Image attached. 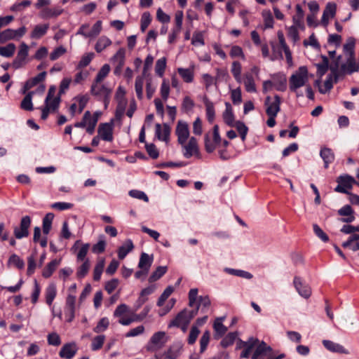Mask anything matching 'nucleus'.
Returning <instances> with one entry per match:
<instances>
[{
	"label": "nucleus",
	"mask_w": 359,
	"mask_h": 359,
	"mask_svg": "<svg viewBox=\"0 0 359 359\" xmlns=\"http://www.w3.org/2000/svg\"><path fill=\"white\" fill-rule=\"evenodd\" d=\"M309 80V72L306 67H299L290 77L289 84L290 90L296 92L298 88L306 86Z\"/></svg>",
	"instance_id": "f257e3e1"
},
{
	"label": "nucleus",
	"mask_w": 359,
	"mask_h": 359,
	"mask_svg": "<svg viewBox=\"0 0 359 359\" xmlns=\"http://www.w3.org/2000/svg\"><path fill=\"white\" fill-rule=\"evenodd\" d=\"M166 341L165 333L164 332H157L151 336L146 348L150 352L157 351L164 346Z\"/></svg>",
	"instance_id": "f03ea898"
},
{
	"label": "nucleus",
	"mask_w": 359,
	"mask_h": 359,
	"mask_svg": "<svg viewBox=\"0 0 359 359\" xmlns=\"http://www.w3.org/2000/svg\"><path fill=\"white\" fill-rule=\"evenodd\" d=\"M337 182L338 185L335 187L334 191L339 193L349 194L348 189H352L353 185L356 184L355 179L348 175L339 176Z\"/></svg>",
	"instance_id": "7ed1b4c3"
},
{
	"label": "nucleus",
	"mask_w": 359,
	"mask_h": 359,
	"mask_svg": "<svg viewBox=\"0 0 359 359\" xmlns=\"http://www.w3.org/2000/svg\"><path fill=\"white\" fill-rule=\"evenodd\" d=\"M31 225V218L29 216H24L20 220V226H15L13 229V233L17 239L27 237L29 236V228Z\"/></svg>",
	"instance_id": "20e7f679"
},
{
	"label": "nucleus",
	"mask_w": 359,
	"mask_h": 359,
	"mask_svg": "<svg viewBox=\"0 0 359 359\" xmlns=\"http://www.w3.org/2000/svg\"><path fill=\"white\" fill-rule=\"evenodd\" d=\"M259 344V339L254 337H250L246 341L240 340L237 348H243L241 353V358H248L250 357L253 348Z\"/></svg>",
	"instance_id": "39448f33"
},
{
	"label": "nucleus",
	"mask_w": 359,
	"mask_h": 359,
	"mask_svg": "<svg viewBox=\"0 0 359 359\" xmlns=\"http://www.w3.org/2000/svg\"><path fill=\"white\" fill-rule=\"evenodd\" d=\"M28 52V46L25 43L22 42L20 44L18 54L13 62V66L14 68H20L26 64Z\"/></svg>",
	"instance_id": "423d86ee"
},
{
	"label": "nucleus",
	"mask_w": 359,
	"mask_h": 359,
	"mask_svg": "<svg viewBox=\"0 0 359 359\" xmlns=\"http://www.w3.org/2000/svg\"><path fill=\"white\" fill-rule=\"evenodd\" d=\"M358 69L359 65L356 62L353 54L347 55L346 62L341 65V72L342 76L346 74H351L353 72H358Z\"/></svg>",
	"instance_id": "0eeeda50"
},
{
	"label": "nucleus",
	"mask_w": 359,
	"mask_h": 359,
	"mask_svg": "<svg viewBox=\"0 0 359 359\" xmlns=\"http://www.w3.org/2000/svg\"><path fill=\"white\" fill-rule=\"evenodd\" d=\"M75 307H76V296L73 294H68L66 299L65 313L67 317V321L71 323L73 321L75 316Z\"/></svg>",
	"instance_id": "6e6552de"
},
{
	"label": "nucleus",
	"mask_w": 359,
	"mask_h": 359,
	"mask_svg": "<svg viewBox=\"0 0 359 359\" xmlns=\"http://www.w3.org/2000/svg\"><path fill=\"white\" fill-rule=\"evenodd\" d=\"M339 77L336 75H332L330 73L327 79L325 81L323 85H321L320 79H318L315 81V85L318 87L319 92L322 94L328 93L333 87V83H337Z\"/></svg>",
	"instance_id": "1a4fd4ad"
},
{
	"label": "nucleus",
	"mask_w": 359,
	"mask_h": 359,
	"mask_svg": "<svg viewBox=\"0 0 359 359\" xmlns=\"http://www.w3.org/2000/svg\"><path fill=\"white\" fill-rule=\"evenodd\" d=\"M178 142L183 145L189 136V126L186 122L179 121L175 130Z\"/></svg>",
	"instance_id": "9d476101"
},
{
	"label": "nucleus",
	"mask_w": 359,
	"mask_h": 359,
	"mask_svg": "<svg viewBox=\"0 0 359 359\" xmlns=\"http://www.w3.org/2000/svg\"><path fill=\"white\" fill-rule=\"evenodd\" d=\"M90 93L92 95L102 97L106 100L111 93V90L105 85L102 84V82L94 81L91 86Z\"/></svg>",
	"instance_id": "9b49d317"
},
{
	"label": "nucleus",
	"mask_w": 359,
	"mask_h": 359,
	"mask_svg": "<svg viewBox=\"0 0 359 359\" xmlns=\"http://www.w3.org/2000/svg\"><path fill=\"white\" fill-rule=\"evenodd\" d=\"M280 97L279 95L274 96V101L271 102V97L267 96L265 100V105L266 106V112L267 115L276 116L280 111Z\"/></svg>",
	"instance_id": "f8f14e48"
},
{
	"label": "nucleus",
	"mask_w": 359,
	"mask_h": 359,
	"mask_svg": "<svg viewBox=\"0 0 359 359\" xmlns=\"http://www.w3.org/2000/svg\"><path fill=\"white\" fill-rule=\"evenodd\" d=\"M99 136L104 141L113 140V124L111 123H101L97 130Z\"/></svg>",
	"instance_id": "ddd939ff"
},
{
	"label": "nucleus",
	"mask_w": 359,
	"mask_h": 359,
	"mask_svg": "<svg viewBox=\"0 0 359 359\" xmlns=\"http://www.w3.org/2000/svg\"><path fill=\"white\" fill-rule=\"evenodd\" d=\"M190 320L187 314V309L181 311L169 323L168 327H175L185 323H189Z\"/></svg>",
	"instance_id": "4468645a"
},
{
	"label": "nucleus",
	"mask_w": 359,
	"mask_h": 359,
	"mask_svg": "<svg viewBox=\"0 0 359 359\" xmlns=\"http://www.w3.org/2000/svg\"><path fill=\"white\" fill-rule=\"evenodd\" d=\"M294 285L298 292V293L303 297L304 298H309L311 296V288L306 285H304L300 278L294 277Z\"/></svg>",
	"instance_id": "2eb2a0df"
},
{
	"label": "nucleus",
	"mask_w": 359,
	"mask_h": 359,
	"mask_svg": "<svg viewBox=\"0 0 359 359\" xmlns=\"http://www.w3.org/2000/svg\"><path fill=\"white\" fill-rule=\"evenodd\" d=\"M76 351L77 348L74 343L66 344L60 349L59 355L61 358L71 359L75 355Z\"/></svg>",
	"instance_id": "dca6fc26"
},
{
	"label": "nucleus",
	"mask_w": 359,
	"mask_h": 359,
	"mask_svg": "<svg viewBox=\"0 0 359 359\" xmlns=\"http://www.w3.org/2000/svg\"><path fill=\"white\" fill-rule=\"evenodd\" d=\"M182 146L184 149V156L187 158L191 157L198 151L197 141L194 137H191L188 144H184Z\"/></svg>",
	"instance_id": "f3484780"
},
{
	"label": "nucleus",
	"mask_w": 359,
	"mask_h": 359,
	"mask_svg": "<svg viewBox=\"0 0 359 359\" xmlns=\"http://www.w3.org/2000/svg\"><path fill=\"white\" fill-rule=\"evenodd\" d=\"M271 351V348L264 341L259 340V344L255 346V352L252 355V359H261L267 352Z\"/></svg>",
	"instance_id": "a211bd4d"
},
{
	"label": "nucleus",
	"mask_w": 359,
	"mask_h": 359,
	"mask_svg": "<svg viewBox=\"0 0 359 359\" xmlns=\"http://www.w3.org/2000/svg\"><path fill=\"white\" fill-rule=\"evenodd\" d=\"M323 346L329 351L334 353H344V354H349L350 352L348 350L345 348L342 345L333 342L330 340H323Z\"/></svg>",
	"instance_id": "6ab92c4d"
},
{
	"label": "nucleus",
	"mask_w": 359,
	"mask_h": 359,
	"mask_svg": "<svg viewBox=\"0 0 359 359\" xmlns=\"http://www.w3.org/2000/svg\"><path fill=\"white\" fill-rule=\"evenodd\" d=\"M46 76V72H41L40 74H39L38 75H36V76H34V78L27 81L26 83H25V86H24L22 90V93L25 94L27 90H29V89H31L32 88H33L34 86L37 85L41 81H43L45 79Z\"/></svg>",
	"instance_id": "aec40b11"
},
{
	"label": "nucleus",
	"mask_w": 359,
	"mask_h": 359,
	"mask_svg": "<svg viewBox=\"0 0 359 359\" xmlns=\"http://www.w3.org/2000/svg\"><path fill=\"white\" fill-rule=\"evenodd\" d=\"M125 53L126 51L123 48H120L111 59V62L116 65L115 73L121 71L124 65Z\"/></svg>",
	"instance_id": "412c9836"
},
{
	"label": "nucleus",
	"mask_w": 359,
	"mask_h": 359,
	"mask_svg": "<svg viewBox=\"0 0 359 359\" xmlns=\"http://www.w3.org/2000/svg\"><path fill=\"white\" fill-rule=\"evenodd\" d=\"M274 88L279 91H284L287 86V79L284 74H276L271 76Z\"/></svg>",
	"instance_id": "4be33fe9"
},
{
	"label": "nucleus",
	"mask_w": 359,
	"mask_h": 359,
	"mask_svg": "<svg viewBox=\"0 0 359 359\" xmlns=\"http://www.w3.org/2000/svg\"><path fill=\"white\" fill-rule=\"evenodd\" d=\"M182 346L180 343L173 344L170 346L167 351H165L163 356L165 359H177L180 355Z\"/></svg>",
	"instance_id": "5701e85b"
},
{
	"label": "nucleus",
	"mask_w": 359,
	"mask_h": 359,
	"mask_svg": "<svg viewBox=\"0 0 359 359\" xmlns=\"http://www.w3.org/2000/svg\"><path fill=\"white\" fill-rule=\"evenodd\" d=\"M225 110L223 112L222 117L226 124L233 127L234 126V115L233 113V109L230 103H225Z\"/></svg>",
	"instance_id": "b1692460"
},
{
	"label": "nucleus",
	"mask_w": 359,
	"mask_h": 359,
	"mask_svg": "<svg viewBox=\"0 0 359 359\" xmlns=\"http://www.w3.org/2000/svg\"><path fill=\"white\" fill-rule=\"evenodd\" d=\"M170 133V129L167 124H163V130L161 124H156V135L159 140L168 142Z\"/></svg>",
	"instance_id": "393cba45"
},
{
	"label": "nucleus",
	"mask_w": 359,
	"mask_h": 359,
	"mask_svg": "<svg viewBox=\"0 0 359 359\" xmlns=\"http://www.w3.org/2000/svg\"><path fill=\"white\" fill-rule=\"evenodd\" d=\"M63 9L60 7L56 8H43L40 13V16L42 18H56L61 15Z\"/></svg>",
	"instance_id": "a878e982"
},
{
	"label": "nucleus",
	"mask_w": 359,
	"mask_h": 359,
	"mask_svg": "<svg viewBox=\"0 0 359 359\" xmlns=\"http://www.w3.org/2000/svg\"><path fill=\"white\" fill-rule=\"evenodd\" d=\"M320 155L324 161L325 168H327L329 164L332 163L334 160V152L330 148H322L320 152Z\"/></svg>",
	"instance_id": "bb28decb"
},
{
	"label": "nucleus",
	"mask_w": 359,
	"mask_h": 359,
	"mask_svg": "<svg viewBox=\"0 0 359 359\" xmlns=\"http://www.w3.org/2000/svg\"><path fill=\"white\" fill-rule=\"evenodd\" d=\"M61 259H55L49 262L42 271V276L48 278L50 277L53 273L55 271L57 267L60 265Z\"/></svg>",
	"instance_id": "cd10ccee"
},
{
	"label": "nucleus",
	"mask_w": 359,
	"mask_h": 359,
	"mask_svg": "<svg viewBox=\"0 0 359 359\" xmlns=\"http://www.w3.org/2000/svg\"><path fill=\"white\" fill-rule=\"evenodd\" d=\"M153 262V256L149 255L145 252H142L140 257L138 263L139 269H144L149 271L150 267Z\"/></svg>",
	"instance_id": "c85d7f7f"
},
{
	"label": "nucleus",
	"mask_w": 359,
	"mask_h": 359,
	"mask_svg": "<svg viewBox=\"0 0 359 359\" xmlns=\"http://www.w3.org/2000/svg\"><path fill=\"white\" fill-rule=\"evenodd\" d=\"M48 28V24L36 25L30 34V37L32 39H40L46 34Z\"/></svg>",
	"instance_id": "c756f323"
},
{
	"label": "nucleus",
	"mask_w": 359,
	"mask_h": 359,
	"mask_svg": "<svg viewBox=\"0 0 359 359\" xmlns=\"http://www.w3.org/2000/svg\"><path fill=\"white\" fill-rule=\"evenodd\" d=\"M134 248L133 243L131 240H127L118 250V257L120 259L126 257L127 254L133 250Z\"/></svg>",
	"instance_id": "7c9ffc66"
},
{
	"label": "nucleus",
	"mask_w": 359,
	"mask_h": 359,
	"mask_svg": "<svg viewBox=\"0 0 359 359\" xmlns=\"http://www.w3.org/2000/svg\"><path fill=\"white\" fill-rule=\"evenodd\" d=\"M203 102L205 106L207 118L209 122L212 123L215 116L214 104L207 97L203 98Z\"/></svg>",
	"instance_id": "2f4dec72"
},
{
	"label": "nucleus",
	"mask_w": 359,
	"mask_h": 359,
	"mask_svg": "<svg viewBox=\"0 0 359 359\" xmlns=\"http://www.w3.org/2000/svg\"><path fill=\"white\" fill-rule=\"evenodd\" d=\"M57 289L54 283H50L46 289V302L50 306L56 296Z\"/></svg>",
	"instance_id": "473e14b6"
},
{
	"label": "nucleus",
	"mask_w": 359,
	"mask_h": 359,
	"mask_svg": "<svg viewBox=\"0 0 359 359\" xmlns=\"http://www.w3.org/2000/svg\"><path fill=\"white\" fill-rule=\"evenodd\" d=\"M111 44V41L106 36L100 37L95 44V49L97 53H101Z\"/></svg>",
	"instance_id": "72a5a7b5"
},
{
	"label": "nucleus",
	"mask_w": 359,
	"mask_h": 359,
	"mask_svg": "<svg viewBox=\"0 0 359 359\" xmlns=\"http://www.w3.org/2000/svg\"><path fill=\"white\" fill-rule=\"evenodd\" d=\"M341 55L334 58L331 65H330V70L331 72L330 73H332V75H336L339 77L342 76L341 72Z\"/></svg>",
	"instance_id": "f704fd0d"
},
{
	"label": "nucleus",
	"mask_w": 359,
	"mask_h": 359,
	"mask_svg": "<svg viewBox=\"0 0 359 359\" xmlns=\"http://www.w3.org/2000/svg\"><path fill=\"white\" fill-rule=\"evenodd\" d=\"M54 218V215L51 212L47 213L46 216L43 219V233L45 235L49 233L51 226L52 222Z\"/></svg>",
	"instance_id": "c9c22d12"
},
{
	"label": "nucleus",
	"mask_w": 359,
	"mask_h": 359,
	"mask_svg": "<svg viewBox=\"0 0 359 359\" xmlns=\"http://www.w3.org/2000/svg\"><path fill=\"white\" fill-rule=\"evenodd\" d=\"M34 94V91L29 92L20 104V107L26 111H32L33 110V104H32V95Z\"/></svg>",
	"instance_id": "e433bc0d"
},
{
	"label": "nucleus",
	"mask_w": 359,
	"mask_h": 359,
	"mask_svg": "<svg viewBox=\"0 0 359 359\" xmlns=\"http://www.w3.org/2000/svg\"><path fill=\"white\" fill-rule=\"evenodd\" d=\"M323 61L320 64H317V75L321 78L330 69L329 60L326 56H322Z\"/></svg>",
	"instance_id": "4c0bfd02"
},
{
	"label": "nucleus",
	"mask_w": 359,
	"mask_h": 359,
	"mask_svg": "<svg viewBox=\"0 0 359 359\" xmlns=\"http://www.w3.org/2000/svg\"><path fill=\"white\" fill-rule=\"evenodd\" d=\"M15 48V45L12 43L5 46H0V55L5 57H11L13 55Z\"/></svg>",
	"instance_id": "58836bf2"
},
{
	"label": "nucleus",
	"mask_w": 359,
	"mask_h": 359,
	"mask_svg": "<svg viewBox=\"0 0 359 359\" xmlns=\"http://www.w3.org/2000/svg\"><path fill=\"white\" fill-rule=\"evenodd\" d=\"M125 91L119 87L116 93V98L118 100V105L116 109L125 111L127 105V100L124 97Z\"/></svg>",
	"instance_id": "ea45409f"
},
{
	"label": "nucleus",
	"mask_w": 359,
	"mask_h": 359,
	"mask_svg": "<svg viewBox=\"0 0 359 359\" xmlns=\"http://www.w3.org/2000/svg\"><path fill=\"white\" fill-rule=\"evenodd\" d=\"M243 82H244V85L245 87V90L248 92H250V93L256 92L257 90H256V87H255V81L251 74H245L244 76Z\"/></svg>",
	"instance_id": "a19ab883"
},
{
	"label": "nucleus",
	"mask_w": 359,
	"mask_h": 359,
	"mask_svg": "<svg viewBox=\"0 0 359 359\" xmlns=\"http://www.w3.org/2000/svg\"><path fill=\"white\" fill-rule=\"evenodd\" d=\"M167 266H158L149 278V282L153 283L161 278L167 271Z\"/></svg>",
	"instance_id": "79ce46f5"
},
{
	"label": "nucleus",
	"mask_w": 359,
	"mask_h": 359,
	"mask_svg": "<svg viewBox=\"0 0 359 359\" xmlns=\"http://www.w3.org/2000/svg\"><path fill=\"white\" fill-rule=\"evenodd\" d=\"M166 62L167 60L165 57H161L158 59L156 62L155 65V72L156 74L159 76L160 77H162L163 76L165 67H166Z\"/></svg>",
	"instance_id": "37998d69"
},
{
	"label": "nucleus",
	"mask_w": 359,
	"mask_h": 359,
	"mask_svg": "<svg viewBox=\"0 0 359 359\" xmlns=\"http://www.w3.org/2000/svg\"><path fill=\"white\" fill-rule=\"evenodd\" d=\"M178 73L187 83H191L194 79V72L190 69L178 68Z\"/></svg>",
	"instance_id": "c03bdc74"
},
{
	"label": "nucleus",
	"mask_w": 359,
	"mask_h": 359,
	"mask_svg": "<svg viewBox=\"0 0 359 359\" xmlns=\"http://www.w3.org/2000/svg\"><path fill=\"white\" fill-rule=\"evenodd\" d=\"M144 76H137L135 79V88L138 99H142L143 97V85H144Z\"/></svg>",
	"instance_id": "a18cd8bd"
},
{
	"label": "nucleus",
	"mask_w": 359,
	"mask_h": 359,
	"mask_svg": "<svg viewBox=\"0 0 359 359\" xmlns=\"http://www.w3.org/2000/svg\"><path fill=\"white\" fill-rule=\"evenodd\" d=\"M223 318H217L214 323V330L218 337H222L227 330V328L222 324Z\"/></svg>",
	"instance_id": "49530a36"
},
{
	"label": "nucleus",
	"mask_w": 359,
	"mask_h": 359,
	"mask_svg": "<svg viewBox=\"0 0 359 359\" xmlns=\"http://www.w3.org/2000/svg\"><path fill=\"white\" fill-rule=\"evenodd\" d=\"M110 66L107 64L104 65L98 72L95 81L102 82L110 72Z\"/></svg>",
	"instance_id": "de8ad7c7"
},
{
	"label": "nucleus",
	"mask_w": 359,
	"mask_h": 359,
	"mask_svg": "<svg viewBox=\"0 0 359 359\" xmlns=\"http://www.w3.org/2000/svg\"><path fill=\"white\" fill-rule=\"evenodd\" d=\"M104 267V260H100L95 266L93 271V279L95 281H98L100 279Z\"/></svg>",
	"instance_id": "09e8293b"
},
{
	"label": "nucleus",
	"mask_w": 359,
	"mask_h": 359,
	"mask_svg": "<svg viewBox=\"0 0 359 359\" xmlns=\"http://www.w3.org/2000/svg\"><path fill=\"white\" fill-rule=\"evenodd\" d=\"M231 72L235 79L238 82H241V65L238 61H234L232 63Z\"/></svg>",
	"instance_id": "8fccbe9b"
},
{
	"label": "nucleus",
	"mask_w": 359,
	"mask_h": 359,
	"mask_svg": "<svg viewBox=\"0 0 359 359\" xmlns=\"http://www.w3.org/2000/svg\"><path fill=\"white\" fill-rule=\"evenodd\" d=\"M60 102V98L59 96H57L56 97L52 98L50 100H46L45 107L48 108L50 111H54L58 108Z\"/></svg>",
	"instance_id": "3c124183"
},
{
	"label": "nucleus",
	"mask_w": 359,
	"mask_h": 359,
	"mask_svg": "<svg viewBox=\"0 0 359 359\" xmlns=\"http://www.w3.org/2000/svg\"><path fill=\"white\" fill-rule=\"evenodd\" d=\"M105 337L104 335H98L94 337L91 344V348L93 351L100 349L104 342Z\"/></svg>",
	"instance_id": "603ef678"
},
{
	"label": "nucleus",
	"mask_w": 359,
	"mask_h": 359,
	"mask_svg": "<svg viewBox=\"0 0 359 359\" xmlns=\"http://www.w3.org/2000/svg\"><path fill=\"white\" fill-rule=\"evenodd\" d=\"M174 288L172 286H168L165 288V290L163 291L162 294L158 298V300L157 302V305L158 306H163L165 301L169 297V296L173 292Z\"/></svg>",
	"instance_id": "864d4df0"
},
{
	"label": "nucleus",
	"mask_w": 359,
	"mask_h": 359,
	"mask_svg": "<svg viewBox=\"0 0 359 359\" xmlns=\"http://www.w3.org/2000/svg\"><path fill=\"white\" fill-rule=\"evenodd\" d=\"M74 100H76V102H78V104H79L78 113L80 114L82 112L83 109L86 107V106L88 102L89 97L86 95H79V96H76V97H74Z\"/></svg>",
	"instance_id": "5fc2aeb1"
},
{
	"label": "nucleus",
	"mask_w": 359,
	"mask_h": 359,
	"mask_svg": "<svg viewBox=\"0 0 359 359\" xmlns=\"http://www.w3.org/2000/svg\"><path fill=\"white\" fill-rule=\"evenodd\" d=\"M109 324V320L107 318H102L100 320L97 325L94 327L93 331L95 333H100L104 332L108 327Z\"/></svg>",
	"instance_id": "6e6d98bb"
},
{
	"label": "nucleus",
	"mask_w": 359,
	"mask_h": 359,
	"mask_svg": "<svg viewBox=\"0 0 359 359\" xmlns=\"http://www.w3.org/2000/svg\"><path fill=\"white\" fill-rule=\"evenodd\" d=\"M32 2L29 0H25L20 3H15L11 7V11L13 12H20L23 11L25 8L29 6Z\"/></svg>",
	"instance_id": "4d7b16f0"
},
{
	"label": "nucleus",
	"mask_w": 359,
	"mask_h": 359,
	"mask_svg": "<svg viewBox=\"0 0 359 359\" xmlns=\"http://www.w3.org/2000/svg\"><path fill=\"white\" fill-rule=\"evenodd\" d=\"M90 264L88 259H86L81 266L78 269L77 276L79 278H83L88 272Z\"/></svg>",
	"instance_id": "13d9d810"
},
{
	"label": "nucleus",
	"mask_w": 359,
	"mask_h": 359,
	"mask_svg": "<svg viewBox=\"0 0 359 359\" xmlns=\"http://www.w3.org/2000/svg\"><path fill=\"white\" fill-rule=\"evenodd\" d=\"M296 10L297 15L293 17V22L296 26L301 27L302 20L304 18V11L299 4L296 6Z\"/></svg>",
	"instance_id": "bf43d9fd"
},
{
	"label": "nucleus",
	"mask_w": 359,
	"mask_h": 359,
	"mask_svg": "<svg viewBox=\"0 0 359 359\" xmlns=\"http://www.w3.org/2000/svg\"><path fill=\"white\" fill-rule=\"evenodd\" d=\"M313 229L315 234L323 242L329 241L328 236L323 231V230L316 224H313Z\"/></svg>",
	"instance_id": "052dcab7"
},
{
	"label": "nucleus",
	"mask_w": 359,
	"mask_h": 359,
	"mask_svg": "<svg viewBox=\"0 0 359 359\" xmlns=\"http://www.w3.org/2000/svg\"><path fill=\"white\" fill-rule=\"evenodd\" d=\"M233 126L236 128L237 130L238 131L241 135L242 140L244 141L248 133V128L246 127V126L241 121H237L234 123Z\"/></svg>",
	"instance_id": "680f3d73"
},
{
	"label": "nucleus",
	"mask_w": 359,
	"mask_h": 359,
	"mask_svg": "<svg viewBox=\"0 0 359 359\" xmlns=\"http://www.w3.org/2000/svg\"><path fill=\"white\" fill-rule=\"evenodd\" d=\"M151 21V18L149 13L145 12L142 15L140 29L142 32H144L146 30V29L149 25Z\"/></svg>",
	"instance_id": "e2e57ef3"
},
{
	"label": "nucleus",
	"mask_w": 359,
	"mask_h": 359,
	"mask_svg": "<svg viewBox=\"0 0 359 359\" xmlns=\"http://www.w3.org/2000/svg\"><path fill=\"white\" fill-rule=\"evenodd\" d=\"M231 97L234 104H239L242 102L241 90L240 88L233 89L231 92Z\"/></svg>",
	"instance_id": "0e129e2a"
},
{
	"label": "nucleus",
	"mask_w": 359,
	"mask_h": 359,
	"mask_svg": "<svg viewBox=\"0 0 359 359\" xmlns=\"http://www.w3.org/2000/svg\"><path fill=\"white\" fill-rule=\"evenodd\" d=\"M93 53H87L83 55L78 64L77 69H81L88 65L92 59L93 58Z\"/></svg>",
	"instance_id": "69168bd1"
},
{
	"label": "nucleus",
	"mask_w": 359,
	"mask_h": 359,
	"mask_svg": "<svg viewBox=\"0 0 359 359\" xmlns=\"http://www.w3.org/2000/svg\"><path fill=\"white\" fill-rule=\"evenodd\" d=\"M236 338V334L233 332L229 333L221 341V345L224 347H228L233 344Z\"/></svg>",
	"instance_id": "338daca9"
},
{
	"label": "nucleus",
	"mask_w": 359,
	"mask_h": 359,
	"mask_svg": "<svg viewBox=\"0 0 359 359\" xmlns=\"http://www.w3.org/2000/svg\"><path fill=\"white\" fill-rule=\"evenodd\" d=\"M210 305V300L208 297H200L198 299V306L201 307V311L205 312Z\"/></svg>",
	"instance_id": "774afa93"
}]
</instances>
